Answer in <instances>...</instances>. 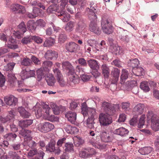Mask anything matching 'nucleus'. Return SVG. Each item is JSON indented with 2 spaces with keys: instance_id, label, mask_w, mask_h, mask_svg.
Masks as SVG:
<instances>
[{
  "instance_id": "nucleus-40",
  "label": "nucleus",
  "mask_w": 159,
  "mask_h": 159,
  "mask_svg": "<svg viewBox=\"0 0 159 159\" xmlns=\"http://www.w3.org/2000/svg\"><path fill=\"white\" fill-rule=\"evenodd\" d=\"M91 144L93 147L100 149H104L106 147L105 145L102 144L97 141L92 142Z\"/></svg>"
},
{
  "instance_id": "nucleus-16",
  "label": "nucleus",
  "mask_w": 159,
  "mask_h": 159,
  "mask_svg": "<svg viewBox=\"0 0 159 159\" xmlns=\"http://www.w3.org/2000/svg\"><path fill=\"white\" fill-rule=\"evenodd\" d=\"M100 69L104 78H108L110 73L109 66L107 64L104 63L101 66Z\"/></svg>"
},
{
  "instance_id": "nucleus-7",
  "label": "nucleus",
  "mask_w": 159,
  "mask_h": 159,
  "mask_svg": "<svg viewBox=\"0 0 159 159\" xmlns=\"http://www.w3.org/2000/svg\"><path fill=\"white\" fill-rule=\"evenodd\" d=\"M53 70L54 75L59 85L62 87L65 86L66 85V82L61 71L57 68H53Z\"/></svg>"
},
{
  "instance_id": "nucleus-8",
  "label": "nucleus",
  "mask_w": 159,
  "mask_h": 159,
  "mask_svg": "<svg viewBox=\"0 0 159 159\" xmlns=\"http://www.w3.org/2000/svg\"><path fill=\"white\" fill-rule=\"evenodd\" d=\"M54 128L53 125L48 122H45L41 124L38 127L39 130L44 133L51 131Z\"/></svg>"
},
{
  "instance_id": "nucleus-62",
  "label": "nucleus",
  "mask_w": 159,
  "mask_h": 159,
  "mask_svg": "<svg viewBox=\"0 0 159 159\" xmlns=\"http://www.w3.org/2000/svg\"><path fill=\"white\" fill-rule=\"evenodd\" d=\"M66 39V36L65 34H61L60 35L58 38V42L60 43H63Z\"/></svg>"
},
{
  "instance_id": "nucleus-45",
  "label": "nucleus",
  "mask_w": 159,
  "mask_h": 159,
  "mask_svg": "<svg viewBox=\"0 0 159 159\" xmlns=\"http://www.w3.org/2000/svg\"><path fill=\"white\" fill-rule=\"evenodd\" d=\"M86 148L83 149L79 153V156L82 158H86L88 157V152L86 150Z\"/></svg>"
},
{
  "instance_id": "nucleus-47",
  "label": "nucleus",
  "mask_w": 159,
  "mask_h": 159,
  "mask_svg": "<svg viewBox=\"0 0 159 159\" xmlns=\"http://www.w3.org/2000/svg\"><path fill=\"white\" fill-rule=\"evenodd\" d=\"M52 65V63L50 61H45L43 62L42 65V68H45V69H48L49 67H51Z\"/></svg>"
},
{
  "instance_id": "nucleus-42",
  "label": "nucleus",
  "mask_w": 159,
  "mask_h": 159,
  "mask_svg": "<svg viewBox=\"0 0 159 159\" xmlns=\"http://www.w3.org/2000/svg\"><path fill=\"white\" fill-rule=\"evenodd\" d=\"M70 79L71 82L70 84L73 83L74 84H78L80 81L79 77L75 74L70 75Z\"/></svg>"
},
{
  "instance_id": "nucleus-60",
  "label": "nucleus",
  "mask_w": 159,
  "mask_h": 159,
  "mask_svg": "<svg viewBox=\"0 0 159 159\" xmlns=\"http://www.w3.org/2000/svg\"><path fill=\"white\" fill-rule=\"evenodd\" d=\"M18 28L23 33L25 32L26 31V28L25 25L23 22L21 23L18 25Z\"/></svg>"
},
{
  "instance_id": "nucleus-49",
  "label": "nucleus",
  "mask_w": 159,
  "mask_h": 159,
  "mask_svg": "<svg viewBox=\"0 0 159 159\" xmlns=\"http://www.w3.org/2000/svg\"><path fill=\"white\" fill-rule=\"evenodd\" d=\"M31 61L28 58H24L21 61V64L22 65L24 66H28L30 65Z\"/></svg>"
},
{
  "instance_id": "nucleus-57",
  "label": "nucleus",
  "mask_w": 159,
  "mask_h": 159,
  "mask_svg": "<svg viewBox=\"0 0 159 159\" xmlns=\"http://www.w3.org/2000/svg\"><path fill=\"white\" fill-rule=\"evenodd\" d=\"M20 75L21 79L23 80L28 78V71L25 70H23L20 72Z\"/></svg>"
},
{
  "instance_id": "nucleus-37",
  "label": "nucleus",
  "mask_w": 159,
  "mask_h": 159,
  "mask_svg": "<svg viewBox=\"0 0 159 159\" xmlns=\"http://www.w3.org/2000/svg\"><path fill=\"white\" fill-rule=\"evenodd\" d=\"M63 68L68 70L69 71H73L74 70V68L71 64L68 61L63 62L62 63Z\"/></svg>"
},
{
  "instance_id": "nucleus-6",
  "label": "nucleus",
  "mask_w": 159,
  "mask_h": 159,
  "mask_svg": "<svg viewBox=\"0 0 159 159\" xmlns=\"http://www.w3.org/2000/svg\"><path fill=\"white\" fill-rule=\"evenodd\" d=\"M99 121L102 126H107L112 122L111 118L108 115L103 113L100 114Z\"/></svg>"
},
{
  "instance_id": "nucleus-30",
  "label": "nucleus",
  "mask_w": 159,
  "mask_h": 159,
  "mask_svg": "<svg viewBox=\"0 0 159 159\" xmlns=\"http://www.w3.org/2000/svg\"><path fill=\"white\" fill-rule=\"evenodd\" d=\"M56 142L55 141H51L46 147V150L51 152H53L55 148Z\"/></svg>"
},
{
  "instance_id": "nucleus-55",
  "label": "nucleus",
  "mask_w": 159,
  "mask_h": 159,
  "mask_svg": "<svg viewBox=\"0 0 159 159\" xmlns=\"http://www.w3.org/2000/svg\"><path fill=\"white\" fill-rule=\"evenodd\" d=\"M37 153V149L36 148H34L29 151L28 153L27 157H32L35 155H36Z\"/></svg>"
},
{
  "instance_id": "nucleus-19",
  "label": "nucleus",
  "mask_w": 159,
  "mask_h": 159,
  "mask_svg": "<svg viewBox=\"0 0 159 159\" xmlns=\"http://www.w3.org/2000/svg\"><path fill=\"white\" fill-rule=\"evenodd\" d=\"M129 74V71L125 69H123L121 71L120 77V83L123 84L127 79Z\"/></svg>"
},
{
  "instance_id": "nucleus-63",
  "label": "nucleus",
  "mask_w": 159,
  "mask_h": 159,
  "mask_svg": "<svg viewBox=\"0 0 159 159\" xmlns=\"http://www.w3.org/2000/svg\"><path fill=\"white\" fill-rule=\"evenodd\" d=\"M77 61L82 66H87V63L86 60L84 58H80Z\"/></svg>"
},
{
  "instance_id": "nucleus-24",
  "label": "nucleus",
  "mask_w": 159,
  "mask_h": 159,
  "mask_svg": "<svg viewBox=\"0 0 159 159\" xmlns=\"http://www.w3.org/2000/svg\"><path fill=\"white\" fill-rule=\"evenodd\" d=\"M46 80L48 84L50 86H53L55 82V79L52 74L47 75L46 77Z\"/></svg>"
},
{
  "instance_id": "nucleus-13",
  "label": "nucleus",
  "mask_w": 159,
  "mask_h": 159,
  "mask_svg": "<svg viewBox=\"0 0 159 159\" xmlns=\"http://www.w3.org/2000/svg\"><path fill=\"white\" fill-rule=\"evenodd\" d=\"M102 140L104 142H109L112 141L113 139L112 135L107 133L103 131L100 134Z\"/></svg>"
},
{
  "instance_id": "nucleus-28",
  "label": "nucleus",
  "mask_w": 159,
  "mask_h": 159,
  "mask_svg": "<svg viewBox=\"0 0 159 159\" xmlns=\"http://www.w3.org/2000/svg\"><path fill=\"white\" fill-rule=\"evenodd\" d=\"M14 117V115L13 112L12 111H10L7 116L4 117H1L0 120L2 123H5L9 121Z\"/></svg>"
},
{
  "instance_id": "nucleus-12",
  "label": "nucleus",
  "mask_w": 159,
  "mask_h": 159,
  "mask_svg": "<svg viewBox=\"0 0 159 159\" xmlns=\"http://www.w3.org/2000/svg\"><path fill=\"white\" fill-rule=\"evenodd\" d=\"M65 47L66 50L70 52H75L78 48V45L74 42L66 43Z\"/></svg>"
},
{
  "instance_id": "nucleus-17",
  "label": "nucleus",
  "mask_w": 159,
  "mask_h": 159,
  "mask_svg": "<svg viewBox=\"0 0 159 159\" xmlns=\"http://www.w3.org/2000/svg\"><path fill=\"white\" fill-rule=\"evenodd\" d=\"M120 72V70L118 68H114L111 71V78L110 80L113 81L114 82L118 81L119 80Z\"/></svg>"
},
{
  "instance_id": "nucleus-58",
  "label": "nucleus",
  "mask_w": 159,
  "mask_h": 159,
  "mask_svg": "<svg viewBox=\"0 0 159 159\" xmlns=\"http://www.w3.org/2000/svg\"><path fill=\"white\" fill-rule=\"evenodd\" d=\"M36 23L38 26L41 27H45L46 24L45 22L42 19H39L37 20Z\"/></svg>"
},
{
  "instance_id": "nucleus-50",
  "label": "nucleus",
  "mask_w": 159,
  "mask_h": 159,
  "mask_svg": "<svg viewBox=\"0 0 159 159\" xmlns=\"http://www.w3.org/2000/svg\"><path fill=\"white\" fill-rule=\"evenodd\" d=\"M15 65L13 62L10 63L4 66V69L6 71H11L12 70Z\"/></svg>"
},
{
  "instance_id": "nucleus-59",
  "label": "nucleus",
  "mask_w": 159,
  "mask_h": 159,
  "mask_svg": "<svg viewBox=\"0 0 159 159\" xmlns=\"http://www.w3.org/2000/svg\"><path fill=\"white\" fill-rule=\"evenodd\" d=\"M122 108L125 111L129 110L130 108V103L128 102L122 103Z\"/></svg>"
},
{
  "instance_id": "nucleus-53",
  "label": "nucleus",
  "mask_w": 159,
  "mask_h": 159,
  "mask_svg": "<svg viewBox=\"0 0 159 159\" xmlns=\"http://www.w3.org/2000/svg\"><path fill=\"white\" fill-rule=\"evenodd\" d=\"M21 144L20 143H14L10 145V148L14 150H18L20 148Z\"/></svg>"
},
{
  "instance_id": "nucleus-61",
  "label": "nucleus",
  "mask_w": 159,
  "mask_h": 159,
  "mask_svg": "<svg viewBox=\"0 0 159 159\" xmlns=\"http://www.w3.org/2000/svg\"><path fill=\"white\" fill-rule=\"evenodd\" d=\"M31 59L35 65H39L41 64L40 60L35 56H32Z\"/></svg>"
},
{
  "instance_id": "nucleus-3",
  "label": "nucleus",
  "mask_w": 159,
  "mask_h": 159,
  "mask_svg": "<svg viewBox=\"0 0 159 159\" xmlns=\"http://www.w3.org/2000/svg\"><path fill=\"white\" fill-rule=\"evenodd\" d=\"M81 113L84 116H88V118L94 119L96 112L94 109L88 108L85 102H84L81 105Z\"/></svg>"
},
{
  "instance_id": "nucleus-51",
  "label": "nucleus",
  "mask_w": 159,
  "mask_h": 159,
  "mask_svg": "<svg viewBox=\"0 0 159 159\" xmlns=\"http://www.w3.org/2000/svg\"><path fill=\"white\" fill-rule=\"evenodd\" d=\"M135 70L136 72L135 75H136L139 76L143 75V69L141 67H139L137 68L136 67V69H135Z\"/></svg>"
},
{
  "instance_id": "nucleus-25",
  "label": "nucleus",
  "mask_w": 159,
  "mask_h": 159,
  "mask_svg": "<svg viewBox=\"0 0 159 159\" xmlns=\"http://www.w3.org/2000/svg\"><path fill=\"white\" fill-rule=\"evenodd\" d=\"M17 110L20 116L24 118H29L30 116V113L26 111L23 107H19Z\"/></svg>"
},
{
  "instance_id": "nucleus-36",
  "label": "nucleus",
  "mask_w": 159,
  "mask_h": 159,
  "mask_svg": "<svg viewBox=\"0 0 159 159\" xmlns=\"http://www.w3.org/2000/svg\"><path fill=\"white\" fill-rule=\"evenodd\" d=\"M27 27L31 31H34L36 29V24L33 20H29L27 24Z\"/></svg>"
},
{
  "instance_id": "nucleus-44",
  "label": "nucleus",
  "mask_w": 159,
  "mask_h": 159,
  "mask_svg": "<svg viewBox=\"0 0 159 159\" xmlns=\"http://www.w3.org/2000/svg\"><path fill=\"white\" fill-rule=\"evenodd\" d=\"M66 148L65 149L66 152H71L74 151V146L71 143H66L65 144Z\"/></svg>"
},
{
  "instance_id": "nucleus-64",
  "label": "nucleus",
  "mask_w": 159,
  "mask_h": 159,
  "mask_svg": "<svg viewBox=\"0 0 159 159\" xmlns=\"http://www.w3.org/2000/svg\"><path fill=\"white\" fill-rule=\"evenodd\" d=\"M52 110L54 114L58 115L60 113L59 108V107L56 105H54L52 106Z\"/></svg>"
},
{
  "instance_id": "nucleus-23",
  "label": "nucleus",
  "mask_w": 159,
  "mask_h": 159,
  "mask_svg": "<svg viewBox=\"0 0 159 159\" xmlns=\"http://www.w3.org/2000/svg\"><path fill=\"white\" fill-rule=\"evenodd\" d=\"M31 132L30 130L22 129L19 132V133L25 138H26L29 140H31L32 139L31 137Z\"/></svg>"
},
{
  "instance_id": "nucleus-46",
  "label": "nucleus",
  "mask_w": 159,
  "mask_h": 159,
  "mask_svg": "<svg viewBox=\"0 0 159 159\" xmlns=\"http://www.w3.org/2000/svg\"><path fill=\"white\" fill-rule=\"evenodd\" d=\"M54 42V40L53 39L51 38H49L44 42V46L46 47L52 46Z\"/></svg>"
},
{
  "instance_id": "nucleus-14",
  "label": "nucleus",
  "mask_w": 159,
  "mask_h": 159,
  "mask_svg": "<svg viewBox=\"0 0 159 159\" xmlns=\"http://www.w3.org/2000/svg\"><path fill=\"white\" fill-rule=\"evenodd\" d=\"M63 127L65 130L68 133L76 134L79 132V129L75 126H71L70 125L65 124Z\"/></svg>"
},
{
  "instance_id": "nucleus-32",
  "label": "nucleus",
  "mask_w": 159,
  "mask_h": 159,
  "mask_svg": "<svg viewBox=\"0 0 159 159\" xmlns=\"http://www.w3.org/2000/svg\"><path fill=\"white\" fill-rule=\"evenodd\" d=\"M106 43L105 41L104 40L102 41L100 43H98L96 46L94 45L93 46H91L92 50L94 52H95L96 50L99 51L100 49H102V47H104Z\"/></svg>"
},
{
  "instance_id": "nucleus-38",
  "label": "nucleus",
  "mask_w": 159,
  "mask_h": 159,
  "mask_svg": "<svg viewBox=\"0 0 159 159\" xmlns=\"http://www.w3.org/2000/svg\"><path fill=\"white\" fill-rule=\"evenodd\" d=\"M17 137V135L12 133L7 134L4 136V138L8 141L14 140Z\"/></svg>"
},
{
  "instance_id": "nucleus-1",
  "label": "nucleus",
  "mask_w": 159,
  "mask_h": 159,
  "mask_svg": "<svg viewBox=\"0 0 159 159\" xmlns=\"http://www.w3.org/2000/svg\"><path fill=\"white\" fill-rule=\"evenodd\" d=\"M50 110H51V109L49 107L48 105L46 104H44L43 106V109L39 108L35 112V114L38 118L43 115L45 119L51 121H58L59 119L57 116L50 114Z\"/></svg>"
},
{
  "instance_id": "nucleus-5",
  "label": "nucleus",
  "mask_w": 159,
  "mask_h": 159,
  "mask_svg": "<svg viewBox=\"0 0 159 159\" xmlns=\"http://www.w3.org/2000/svg\"><path fill=\"white\" fill-rule=\"evenodd\" d=\"M101 26L103 31L106 34H110L113 32L111 23L107 19H102Z\"/></svg>"
},
{
  "instance_id": "nucleus-26",
  "label": "nucleus",
  "mask_w": 159,
  "mask_h": 159,
  "mask_svg": "<svg viewBox=\"0 0 159 159\" xmlns=\"http://www.w3.org/2000/svg\"><path fill=\"white\" fill-rule=\"evenodd\" d=\"M90 9L89 10V17L90 19L96 20L97 18L95 12H96V9L94 6H93L92 3L90 4Z\"/></svg>"
},
{
  "instance_id": "nucleus-54",
  "label": "nucleus",
  "mask_w": 159,
  "mask_h": 159,
  "mask_svg": "<svg viewBox=\"0 0 159 159\" xmlns=\"http://www.w3.org/2000/svg\"><path fill=\"white\" fill-rule=\"evenodd\" d=\"M86 150L87 151L88 155L89 157H91L96 153L95 151L93 148H86Z\"/></svg>"
},
{
  "instance_id": "nucleus-41",
  "label": "nucleus",
  "mask_w": 159,
  "mask_h": 159,
  "mask_svg": "<svg viewBox=\"0 0 159 159\" xmlns=\"http://www.w3.org/2000/svg\"><path fill=\"white\" fill-rule=\"evenodd\" d=\"M85 27L86 25L84 22L80 21L78 23V26L75 29V31L77 32H81L84 30Z\"/></svg>"
},
{
  "instance_id": "nucleus-31",
  "label": "nucleus",
  "mask_w": 159,
  "mask_h": 159,
  "mask_svg": "<svg viewBox=\"0 0 159 159\" xmlns=\"http://www.w3.org/2000/svg\"><path fill=\"white\" fill-rule=\"evenodd\" d=\"M152 150V148L150 147H145L139 149V152L142 155L148 154Z\"/></svg>"
},
{
  "instance_id": "nucleus-27",
  "label": "nucleus",
  "mask_w": 159,
  "mask_h": 159,
  "mask_svg": "<svg viewBox=\"0 0 159 159\" xmlns=\"http://www.w3.org/2000/svg\"><path fill=\"white\" fill-rule=\"evenodd\" d=\"M33 123V120H26L19 121V125L22 128L27 127Z\"/></svg>"
},
{
  "instance_id": "nucleus-29",
  "label": "nucleus",
  "mask_w": 159,
  "mask_h": 159,
  "mask_svg": "<svg viewBox=\"0 0 159 159\" xmlns=\"http://www.w3.org/2000/svg\"><path fill=\"white\" fill-rule=\"evenodd\" d=\"M75 26V22L70 21L66 24L65 27V29L66 32L69 33L73 30Z\"/></svg>"
},
{
  "instance_id": "nucleus-10",
  "label": "nucleus",
  "mask_w": 159,
  "mask_h": 159,
  "mask_svg": "<svg viewBox=\"0 0 159 159\" xmlns=\"http://www.w3.org/2000/svg\"><path fill=\"white\" fill-rule=\"evenodd\" d=\"M56 14L64 22H67L70 18V15L63 10L57 11Z\"/></svg>"
},
{
  "instance_id": "nucleus-22",
  "label": "nucleus",
  "mask_w": 159,
  "mask_h": 159,
  "mask_svg": "<svg viewBox=\"0 0 159 159\" xmlns=\"http://www.w3.org/2000/svg\"><path fill=\"white\" fill-rule=\"evenodd\" d=\"M48 71L49 69H45V68L42 67L38 69L37 71V78L38 80H41L44 76V75L47 74Z\"/></svg>"
},
{
  "instance_id": "nucleus-48",
  "label": "nucleus",
  "mask_w": 159,
  "mask_h": 159,
  "mask_svg": "<svg viewBox=\"0 0 159 159\" xmlns=\"http://www.w3.org/2000/svg\"><path fill=\"white\" fill-rule=\"evenodd\" d=\"M111 47L113 48V51L116 54H121L122 53V50L121 49L120 47L117 45H114Z\"/></svg>"
},
{
  "instance_id": "nucleus-20",
  "label": "nucleus",
  "mask_w": 159,
  "mask_h": 159,
  "mask_svg": "<svg viewBox=\"0 0 159 159\" xmlns=\"http://www.w3.org/2000/svg\"><path fill=\"white\" fill-rule=\"evenodd\" d=\"M89 67L92 69H97L99 68L98 62L95 60L91 59L87 61Z\"/></svg>"
},
{
  "instance_id": "nucleus-43",
  "label": "nucleus",
  "mask_w": 159,
  "mask_h": 159,
  "mask_svg": "<svg viewBox=\"0 0 159 159\" xmlns=\"http://www.w3.org/2000/svg\"><path fill=\"white\" fill-rule=\"evenodd\" d=\"M94 119L88 118L87 120L86 125L87 127L89 128L93 129L94 128L95 123L94 122Z\"/></svg>"
},
{
  "instance_id": "nucleus-11",
  "label": "nucleus",
  "mask_w": 159,
  "mask_h": 159,
  "mask_svg": "<svg viewBox=\"0 0 159 159\" xmlns=\"http://www.w3.org/2000/svg\"><path fill=\"white\" fill-rule=\"evenodd\" d=\"M92 20L91 23L89 25V29L91 31L94 33L95 34L99 35L101 33V30L99 29V28L97 26V24L95 23L94 21L96 20L90 19Z\"/></svg>"
},
{
  "instance_id": "nucleus-2",
  "label": "nucleus",
  "mask_w": 159,
  "mask_h": 159,
  "mask_svg": "<svg viewBox=\"0 0 159 159\" xmlns=\"http://www.w3.org/2000/svg\"><path fill=\"white\" fill-rule=\"evenodd\" d=\"M120 108L119 104H111L104 102L102 104V108L109 115H113L116 111V110Z\"/></svg>"
},
{
  "instance_id": "nucleus-18",
  "label": "nucleus",
  "mask_w": 159,
  "mask_h": 159,
  "mask_svg": "<svg viewBox=\"0 0 159 159\" xmlns=\"http://www.w3.org/2000/svg\"><path fill=\"white\" fill-rule=\"evenodd\" d=\"M77 114L76 112L70 111L67 112L65 114V116L68 120L72 123H74L76 119Z\"/></svg>"
},
{
  "instance_id": "nucleus-9",
  "label": "nucleus",
  "mask_w": 159,
  "mask_h": 159,
  "mask_svg": "<svg viewBox=\"0 0 159 159\" xmlns=\"http://www.w3.org/2000/svg\"><path fill=\"white\" fill-rule=\"evenodd\" d=\"M4 101L7 105L9 106H14L17 104L18 99L14 96L11 95L9 97H5Z\"/></svg>"
},
{
  "instance_id": "nucleus-39",
  "label": "nucleus",
  "mask_w": 159,
  "mask_h": 159,
  "mask_svg": "<svg viewBox=\"0 0 159 159\" xmlns=\"http://www.w3.org/2000/svg\"><path fill=\"white\" fill-rule=\"evenodd\" d=\"M140 87L145 92H148L150 90L147 81H144L141 83Z\"/></svg>"
},
{
  "instance_id": "nucleus-4",
  "label": "nucleus",
  "mask_w": 159,
  "mask_h": 159,
  "mask_svg": "<svg viewBox=\"0 0 159 159\" xmlns=\"http://www.w3.org/2000/svg\"><path fill=\"white\" fill-rule=\"evenodd\" d=\"M147 117L148 120H151V126L152 129L156 131L159 129L158 118L157 116L154 114L152 111L149 112L147 115Z\"/></svg>"
},
{
  "instance_id": "nucleus-15",
  "label": "nucleus",
  "mask_w": 159,
  "mask_h": 159,
  "mask_svg": "<svg viewBox=\"0 0 159 159\" xmlns=\"http://www.w3.org/2000/svg\"><path fill=\"white\" fill-rule=\"evenodd\" d=\"M58 55L56 52L52 50H48L44 55L45 57L48 60H56Z\"/></svg>"
},
{
  "instance_id": "nucleus-52",
  "label": "nucleus",
  "mask_w": 159,
  "mask_h": 159,
  "mask_svg": "<svg viewBox=\"0 0 159 159\" xmlns=\"http://www.w3.org/2000/svg\"><path fill=\"white\" fill-rule=\"evenodd\" d=\"M110 81L111 83L110 85V89L111 91H114L117 89L118 81L114 82L113 81L110 80Z\"/></svg>"
},
{
  "instance_id": "nucleus-56",
  "label": "nucleus",
  "mask_w": 159,
  "mask_h": 159,
  "mask_svg": "<svg viewBox=\"0 0 159 159\" xmlns=\"http://www.w3.org/2000/svg\"><path fill=\"white\" fill-rule=\"evenodd\" d=\"M145 123V117L143 116H141L140 118L139 122L138 124V127L139 128H141L143 127Z\"/></svg>"
},
{
  "instance_id": "nucleus-34",
  "label": "nucleus",
  "mask_w": 159,
  "mask_h": 159,
  "mask_svg": "<svg viewBox=\"0 0 159 159\" xmlns=\"http://www.w3.org/2000/svg\"><path fill=\"white\" fill-rule=\"evenodd\" d=\"M11 9L13 11H18L19 12H22L24 10L23 6L19 4H13L11 5Z\"/></svg>"
},
{
  "instance_id": "nucleus-21",
  "label": "nucleus",
  "mask_w": 159,
  "mask_h": 159,
  "mask_svg": "<svg viewBox=\"0 0 159 159\" xmlns=\"http://www.w3.org/2000/svg\"><path fill=\"white\" fill-rule=\"evenodd\" d=\"M128 130L123 127H120L116 129L114 132L115 134L121 136L126 135L128 134Z\"/></svg>"
},
{
  "instance_id": "nucleus-35",
  "label": "nucleus",
  "mask_w": 159,
  "mask_h": 159,
  "mask_svg": "<svg viewBox=\"0 0 159 159\" xmlns=\"http://www.w3.org/2000/svg\"><path fill=\"white\" fill-rule=\"evenodd\" d=\"M144 106L143 104H139L137 105L134 108V110L138 114H141L143 111Z\"/></svg>"
},
{
  "instance_id": "nucleus-33",
  "label": "nucleus",
  "mask_w": 159,
  "mask_h": 159,
  "mask_svg": "<svg viewBox=\"0 0 159 159\" xmlns=\"http://www.w3.org/2000/svg\"><path fill=\"white\" fill-rule=\"evenodd\" d=\"M139 64V61L138 59L135 58L129 60L128 62V65L129 66L134 68L137 67Z\"/></svg>"
}]
</instances>
